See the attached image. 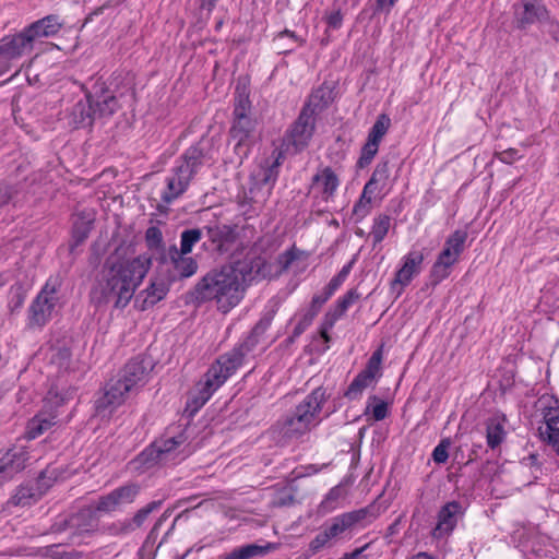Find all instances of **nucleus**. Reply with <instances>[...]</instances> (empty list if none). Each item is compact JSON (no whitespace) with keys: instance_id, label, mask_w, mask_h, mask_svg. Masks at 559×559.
<instances>
[{"instance_id":"1","label":"nucleus","mask_w":559,"mask_h":559,"mask_svg":"<svg viewBox=\"0 0 559 559\" xmlns=\"http://www.w3.org/2000/svg\"><path fill=\"white\" fill-rule=\"evenodd\" d=\"M260 262L239 260L206 273L194 287L198 301H214L216 309L226 314L242 300L248 282L253 272L259 271Z\"/></svg>"},{"instance_id":"2","label":"nucleus","mask_w":559,"mask_h":559,"mask_svg":"<svg viewBox=\"0 0 559 559\" xmlns=\"http://www.w3.org/2000/svg\"><path fill=\"white\" fill-rule=\"evenodd\" d=\"M275 310L267 311L254 325L251 334L239 346L233 348L227 354L221 356L214 365L210 367L194 390L190 392L186 405V412L194 415L212 396V394L236 371L242 364L245 356L258 343L261 336L271 325L274 319Z\"/></svg>"},{"instance_id":"3","label":"nucleus","mask_w":559,"mask_h":559,"mask_svg":"<svg viewBox=\"0 0 559 559\" xmlns=\"http://www.w3.org/2000/svg\"><path fill=\"white\" fill-rule=\"evenodd\" d=\"M151 266V259L140 255L130 261L112 263L104 271L100 284L102 296L114 301L115 307L124 308Z\"/></svg>"},{"instance_id":"4","label":"nucleus","mask_w":559,"mask_h":559,"mask_svg":"<svg viewBox=\"0 0 559 559\" xmlns=\"http://www.w3.org/2000/svg\"><path fill=\"white\" fill-rule=\"evenodd\" d=\"M326 400L325 389L322 386L314 389L296 406L294 413L285 418L282 427L283 435L287 438H299L308 432L316 425L314 420Z\"/></svg>"},{"instance_id":"5","label":"nucleus","mask_w":559,"mask_h":559,"mask_svg":"<svg viewBox=\"0 0 559 559\" xmlns=\"http://www.w3.org/2000/svg\"><path fill=\"white\" fill-rule=\"evenodd\" d=\"M63 277L59 274H52L48 277L45 285L33 300L28 309V321L31 326L45 325L61 305V287Z\"/></svg>"},{"instance_id":"6","label":"nucleus","mask_w":559,"mask_h":559,"mask_svg":"<svg viewBox=\"0 0 559 559\" xmlns=\"http://www.w3.org/2000/svg\"><path fill=\"white\" fill-rule=\"evenodd\" d=\"M324 98V91L317 90L301 109L297 120L292 124L286 139L296 152L308 146L316 129V109Z\"/></svg>"},{"instance_id":"7","label":"nucleus","mask_w":559,"mask_h":559,"mask_svg":"<svg viewBox=\"0 0 559 559\" xmlns=\"http://www.w3.org/2000/svg\"><path fill=\"white\" fill-rule=\"evenodd\" d=\"M64 402V397L50 390L45 399L43 409L28 420L25 435L27 439H36L52 426L58 424L57 407Z\"/></svg>"},{"instance_id":"8","label":"nucleus","mask_w":559,"mask_h":559,"mask_svg":"<svg viewBox=\"0 0 559 559\" xmlns=\"http://www.w3.org/2000/svg\"><path fill=\"white\" fill-rule=\"evenodd\" d=\"M140 490L141 487L136 483L124 484L99 497L96 503V511L111 513L121 510L123 507L135 501Z\"/></svg>"},{"instance_id":"9","label":"nucleus","mask_w":559,"mask_h":559,"mask_svg":"<svg viewBox=\"0 0 559 559\" xmlns=\"http://www.w3.org/2000/svg\"><path fill=\"white\" fill-rule=\"evenodd\" d=\"M31 460V453L24 445L0 451V486L25 469Z\"/></svg>"},{"instance_id":"10","label":"nucleus","mask_w":559,"mask_h":559,"mask_svg":"<svg viewBox=\"0 0 559 559\" xmlns=\"http://www.w3.org/2000/svg\"><path fill=\"white\" fill-rule=\"evenodd\" d=\"M391 126V119L388 115L381 114L378 116L376 122L371 127L367 142L361 148L360 157L357 160L358 168L367 167L377 155L379 144L382 138L386 134Z\"/></svg>"},{"instance_id":"11","label":"nucleus","mask_w":559,"mask_h":559,"mask_svg":"<svg viewBox=\"0 0 559 559\" xmlns=\"http://www.w3.org/2000/svg\"><path fill=\"white\" fill-rule=\"evenodd\" d=\"M391 126V119L388 115L381 114L378 116L376 122L371 127L367 142L361 148L360 157L357 160L358 168L367 167L377 155L379 144L382 138L386 134Z\"/></svg>"},{"instance_id":"12","label":"nucleus","mask_w":559,"mask_h":559,"mask_svg":"<svg viewBox=\"0 0 559 559\" xmlns=\"http://www.w3.org/2000/svg\"><path fill=\"white\" fill-rule=\"evenodd\" d=\"M129 393L131 391L124 389L123 381L117 379L108 382L103 395L95 402L97 416L108 418L126 401Z\"/></svg>"},{"instance_id":"13","label":"nucleus","mask_w":559,"mask_h":559,"mask_svg":"<svg viewBox=\"0 0 559 559\" xmlns=\"http://www.w3.org/2000/svg\"><path fill=\"white\" fill-rule=\"evenodd\" d=\"M192 177L189 176L187 169H180L176 166L171 170V175L166 179V188L160 194L162 203L157 204L160 213L168 211V205L181 197L188 189Z\"/></svg>"},{"instance_id":"14","label":"nucleus","mask_w":559,"mask_h":559,"mask_svg":"<svg viewBox=\"0 0 559 559\" xmlns=\"http://www.w3.org/2000/svg\"><path fill=\"white\" fill-rule=\"evenodd\" d=\"M514 23L518 28L526 29L535 23L548 19V11L542 0H521L514 4Z\"/></svg>"},{"instance_id":"15","label":"nucleus","mask_w":559,"mask_h":559,"mask_svg":"<svg viewBox=\"0 0 559 559\" xmlns=\"http://www.w3.org/2000/svg\"><path fill=\"white\" fill-rule=\"evenodd\" d=\"M378 513L374 506H368L359 510L350 511L332 519L331 524L325 528L331 538L341 536L356 524L367 520L376 519Z\"/></svg>"},{"instance_id":"16","label":"nucleus","mask_w":559,"mask_h":559,"mask_svg":"<svg viewBox=\"0 0 559 559\" xmlns=\"http://www.w3.org/2000/svg\"><path fill=\"white\" fill-rule=\"evenodd\" d=\"M33 45L29 44V38L25 37L23 33L13 36H5L0 40V62L2 63L1 72L10 69L9 61L22 57L25 52H29Z\"/></svg>"},{"instance_id":"17","label":"nucleus","mask_w":559,"mask_h":559,"mask_svg":"<svg viewBox=\"0 0 559 559\" xmlns=\"http://www.w3.org/2000/svg\"><path fill=\"white\" fill-rule=\"evenodd\" d=\"M204 230L213 249L221 254L228 253L237 241L236 226L214 224L205 226Z\"/></svg>"},{"instance_id":"18","label":"nucleus","mask_w":559,"mask_h":559,"mask_svg":"<svg viewBox=\"0 0 559 559\" xmlns=\"http://www.w3.org/2000/svg\"><path fill=\"white\" fill-rule=\"evenodd\" d=\"M87 97L93 104L95 119L110 117L119 107L116 96L105 87L104 83H96L93 91L87 93Z\"/></svg>"},{"instance_id":"19","label":"nucleus","mask_w":559,"mask_h":559,"mask_svg":"<svg viewBox=\"0 0 559 559\" xmlns=\"http://www.w3.org/2000/svg\"><path fill=\"white\" fill-rule=\"evenodd\" d=\"M150 364L143 359H132L123 368L119 380L123 381L124 389L136 392L147 380Z\"/></svg>"},{"instance_id":"20","label":"nucleus","mask_w":559,"mask_h":559,"mask_svg":"<svg viewBox=\"0 0 559 559\" xmlns=\"http://www.w3.org/2000/svg\"><path fill=\"white\" fill-rule=\"evenodd\" d=\"M169 265H171L176 271V274L169 278V282L175 280L176 276H179L180 278L190 277L198 270L197 261L191 257H187L186 253L178 252V248L176 246H171L168 249V255L163 260V267L168 269Z\"/></svg>"},{"instance_id":"21","label":"nucleus","mask_w":559,"mask_h":559,"mask_svg":"<svg viewBox=\"0 0 559 559\" xmlns=\"http://www.w3.org/2000/svg\"><path fill=\"white\" fill-rule=\"evenodd\" d=\"M463 514V507L459 501L445 503L438 512V523L433 530L436 537L451 533L456 526L457 519Z\"/></svg>"},{"instance_id":"22","label":"nucleus","mask_w":559,"mask_h":559,"mask_svg":"<svg viewBox=\"0 0 559 559\" xmlns=\"http://www.w3.org/2000/svg\"><path fill=\"white\" fill-rule=\"evenodd\" d=\"M169 290V280L152 281L150 286L135 297V307L144 311L165 298Z\"/></svg>"},{"instance_id":"23","label":"nucleus","mask_w":559,"mask_h":559,"mask_svg":"<svg viewBox=\"0 0 559 559\" xmlns=\"http://www.w3.org/2000/svg\"><path fill=\"white\" fill-rule=\"evenodd\" d=\"M340 185L337 175L331 167H324L312 177L311 190L329 201L334 197Z\"/></svg>"},{"instance_id":"24","label":"nucleus","mask_w":559,"mask_h":559,"mask_svg":"<svg viewBox=\"0 0 559 559\" xmlns=\"http://www.w3.org/2000/svg\"><path fill=\"white\" fill-rule=\"evenodd\" d=\"M467 233L465 230H455L447 238L444 247L437 259L453 266L464 251Z\"/></svg>"},{"instance_id":"25","label":"nucleus","mask_w":559,"mask_h":559,"mask_svg":"<svg viewBox=\"0 0 559 559\" xmlns=\"http://www.w3.org/2000/svg\"><path fill=\"white\" fill-rule=\"evenodd\" d=\"M424 261V254L419 251H412L404 258L402 267L396 272L392 286L400 284L406 286L412 278L420 272V265Z\"/></svg>"},{"instance_id":"26","label":"nucleus","mask_w":559,"mask_h":559,"mask_svg":"<svg viewBox=\"0 0 559 559\" xmlns=\"http://www.w3.org/2000/svg\"><path fill=\"white\" fill-rule=\"evenodd\" d=\"M69 124L74 128L91 127L95 120L93 104L86 100H79L71 109Z\"/></svg>"},{"instance_id":"27","label":"nucleus","mask_w":559,"mask_h":559,"mask_svg":"<svg viewBox=\"0 0 559 559\" xmlns=\"http://www.w3.org/2000/svg\"><path fill=\"white\" fill-rule=\"evenodd\" d=\"M186 442L187 437L185 433H179L174 437L156 440L153 443L157 449V453L162 456V460L167 464L174 462L178 457L180 453L179 448Z\"/></svg>"},{"instance_id":"28","label":"nucleus","mask_w":559,"mask_h":559,"mask_svg":"<svg viewBox=\"0 0 559 559\" xmlns=\"http://www.w3.org/2000/svg\"><path fill=\"white\" fill-rule=\"evenodd\" d=\"M544 418L545 428H539L540 437L559 454V409H548Z\"/></svg>"},{"instance_id":"29","label":"nucleus","mask_w":559,"mask_h":559,"mask_svg":"<svg viewBox=\"0 0 559 559\" xmlns=\"http://www.w3.org/2000/svg\"><path fill=\"white\" fill-rule=\"evenodd\" d=\"M253 130L254 122L249 116H235L230 128V138L235 142V150L246 145Z\"/></svg>"},{"instance_id":"30","label":"nucleus","mask_w":559,"mask_h":559,"mask_svg":"<svg viewBox=\"0 0 559 559\" xmlns=\"http://www.w3.org/2000/svg\"><path fill=\"white\" fill-rule=\"evenodd\" d=\"M205 157L203 142L200 141L195 145L190 146L181 156L178 165L180 169H187L189 176H193L198 173L200 166L203 164Z\"/></svg>"},{"instance_id":"31","label":"nucleus","mask_w":559,"mask_h":559,"mask_svg":"<svg viewBox=\"0 0 559 559\" xmlns=\"http://www.w3.org/2000/svg\"><path fill=\"white\" fill-rule=\"evenodd\" d=\"M276 547V544L273 543H266L265 545L248 544L233 549L219 559H252L255 557H263L275 550Z\"/></svg>"},{"instance_id":"32","label":"nucleus","mask_w":559,"mask_h":559,"mask_svg":"<svg viewBox=\"0 0 559 559\" xmlns=\"http://www.w3.org/2000/svg\"><path fill=\"white\" fill-rule=\"evenodd\" d=\"M390 180V163L381 160L377 164L370 179L365 185V192L379 193L389 186Z\"/></svg>"},{"instance_id":"33","label":"nucleus","mask_w":559,"mask_h":559,"mask_svg":"<svg viewBox=\"0 0 559 559\" xmlns=\"http://www.w3.org/2000/svg\"><path fill=\"white\" fill-rule=\"evenodd\" d=\"M95 511L96 509L93 510L91 508L81 509L67 521V524L71 527H75L80 532L94 531L97 525Z\"/></svg>"},{"instance_id":"34","label":"nucleus","mask_w":559,"mask_h":559,"mask_svg":"<svg viewBox=\"0 0 559 559\" xmlns=\"http://www.w3.org/2000/svg\"><path fill=\"white\" fill-rule=\"evenodd\" d=\"M41 496V492L36 486L33 485H22L20 486L15 493L12 496L10 502L13 506H31L36 502Z\"/></svg>"},{"instance_id":"35","label":"nucleus","mask_w":559,"mask_h":559,"mask_svg":"<svg viewBox=\"0 0 559 559\" xmlns=\"http://www.w3.org/2000/svg\"><path fill=\"white\" fill-rule=\"evenodd\" d=\"M504 418L492 417L487 421V443L491 449L498 447L506 437Z\"/></svg>"},{"instance_id":"36","label":"nucleus","mask_w":559,"mask_h":559,"mask_svg":"<svg viewBox=\"0 0 559 559\" xmlns=\"http://www.w3.org/2000/svg\"><path fill=\"white\" fill-rule=\"evenodd\" d=\"M274 43L280 53H287L296 47L302 46L304 39L299 38L294 32L285 29L276 35Z\"/></svg>"},{"instance_id":"37","label":"nucleus","mask_w":559,"mask_h":559,"mask_svg":"<svg viewBox=\"0 0 559 559\" xmlns=\"http://www.w3.org/2000/svg\"><path fill=\"white\" fill-rule=\"evenodd\" d=\"M136 468L148 469L155 465L166 464L162 456L157 453V449L152 443L144 451H142L133 461Z\"/></svg>"},{"instance_id":"38","label":"nucleus","mask_w":559,"mask_h":559,"mask_svg":"<svg viewBox=\"0 0 559 559\" xmlns=\"http://www.w3.org/2000/svg\"><path fill=\"white\" fill-rule=\"evenodd\" d=\"M50 364L57 369L58 373H66L72 370V360L70 349L60 347L53 350Z\"/></svg>"},{"instance_id":"39","label":"nucleus","mask_w":559,"mask_h":559,"mask_svg":"<svg viewBox=\"0 0 559 559\" xmlns=\"http://www.w3.org/2000/svg\"><path fill=\"white\" fill-rule=\"evenodd\" d=\"M390 225L391 218L386 214H380L374 218L370 231V237L372 238L373 246L380 243L384 239L389 231Z\"/></svg>"},{"instance_id":"40","label":"nucleus","mask_w":559,"mask_h":559,"mask_svg":"<svg viewBox=\"0 0 559 559\" xmlns=\"http://www.w3.org/2000/svg\"><path fill=\"white\" fill-rule=\"evenodd\" d=\"M203 236V230L200 228L186 229L180 236V253H190L195 243H198Z\"/></svg>"},{"instance_id":"41","label":"nucleus","mask_w":559,"mask_h":559,"mask_svg":"<svg viewBox=\"0 0 559 559\" xmlns=\"http://www.w3.org/2000/svg\"><path fill=\"white\" fill-rule=\"evenodd\" d=\"M372 381L373 380L368 378V376L359 372L352 381L344 395L349 400H357L361 396L364 390L367 389Z\"/></svg>"},{"instance_id":"42","label":"nucleus","mask_w":559,"mask_h":559,"mask_svg":"<svg viewBox=\"0 0 559 559\" xmlns=\"http://www.w3.org/2000/svg\"><path fill=\"white\" fill-rule=\"evenodd\" d=\"M162 504V501H152L148 504H146L144 508L136 511L134 516L132 519H127L128 525L130 526L131 531H135L136 528L141 527L150 513L157 510Z\"/></svg>"},{"instance_id":"43","label":"nucleus","mask_w":559,"mask_h":559,"mask_svg":"<svg viewBox=\"0 0 559 559\" xmlns=\"http://www.w3.org/2000/svg\"><path fill=\"white\" fill-rule=\"evenodd\" d=\"M295 489L292 487H282L277 489L272 499V506L275 508L290 507L295 504Z\"/></svg>"},{"instance_id":"44","label":"nucleus","mask_w":559,"mask_h":559,"mask_svg":"<svg viewBox=\"0 0 559 559\" xmlns=\"http://www.w3.org/2000/svg\"><path fill=\"white\" fill-rule=\"evenodd\" d=\"M373 194L374 193L365 192V189L362 190L359 200L356 202L353 209V214L357 217V219H362L369 214Z\"/></svg>"},{"instance_id":"45","label":"nucleus","mask_w":559,"mask_h":559,"mask_svg":"<svg viewBox=\"0 0 559 559\" xmlns=\"http://www.w3.org/2000/svg\"><path fill=\"white\" fill-rule=\"evenodd\" d=\"M360 298L357 289H349L338 301L335 308V317H342L347 309Z\"/></svg>"},{"instance_id":"46","label":"nucleus","mask_w":559,"mask_h":559,"mask_svg":"<svg viewBox=\"0 0 559 559\" xmlns=\"http://www.w3.org/2000/svg\"><path fill=\"white\" fill-rule=\"evenodd\" d=\"M451 267H452L451 265L437 259L431 267V271H430V277H431L432 284L437 285L444 278H447L450 275Z\"/></svg>"},{"instance_id":"47","label":"nucleus","mask_w":559,"mask_h":559,"mask_svg":"<svg viewBox=\"0 0 559 559\" xmlns=\"http://www.w3.org/2000/svg\"><path fill=\"white\" fill-rule=\"evenodd\" d=\"M41 25H44L43 33L45 37H50L56 35L62 27V22L59 21L57 15H47L40 20Z\"/></svg>"},{"instance_id":"48","label":"nucleus","mask_w":559,"mask_h":559,"mask_svg":"<svg viewBox=\"0 0 559 559\" xmlns=\"http://www.w3.org/2000/svg\"><path fill=\"white\" fill-rule=\"evenodd\" d=\"M92 229V221L79 219L73 225V238L75 243L83 242Z\"/></svg>"},{"instance_id":"49","label":"nucleus","mask_w":559,"mask_h":559,"mask_svg":"<svg viewBox=\"0 0 559 559\" xmlns=\"http://www.w3.org/2000/svg\"><path fill=\"white\" fill-rule=\"evenodd\" d=\"M381 360H382V354H381V350L378 349L372 354V356L368 360L366 368L360 372L362 374L368 376V378H370L371 380H373L376 374L380 370Z\"/></svg>"},{"instance_id":"50","label":"nucleus","mask_w":559,"mask_h":559,"mask_svg":"<svg viewBox=\"0 0 559 559\" xmlns=\"http://www.w3.org/2000/svg\"><path fill=\"white\" fill-rule=\"evenodd\" d=\"M103 532L109 536H121L131 533L127 519L114 522L103 528Z\"/></svg>"},{"instance_id":"51","label":"nucleus","mask_w":559,"mask_h":559,"mask_svg":"<svg viewBox=\"0 0 559 559\" xmlns=\"http://www.w3.org/2000/svg\"><path fill=\"white\" fill-rule=\"evenodd\" d=\"M146 245L151 249H158L163 246V234L156 226H151L145 233Z\"/></svg>"},{"instance_id":"52","label":"nucleus","mask_w":559,"mask_h":559,"mask_svg":"<svg viewBox=\"0 0 559 559\" xmlns=\"http://www.w3.org/2000/svg\"><path fill=\"white\" fill-rule=\"evenodd\" d=\"M451 442L449 439H443L432 451V459L438 464H443L449 459L448 449Z\"/></svg>"},{"instance_id":"53","label":"nucleus","mask_w":559,"mask_h":559,"mask_svg":"<svg viewBox=\"0 0 559 559\" xmlns=\"http://www.w3.org/2000/svg\"><path fill=\"white\" fill-rule=\"evenodd\" d=\"M44 25L40 20L32 23L28 27L22 31L23 35L29 38V44L33 45L34 40L40 37H45L43 33Z\"/></svg>"},{"instance_id":"54","label":"nucleus","mask_w":559,"mask_h":559,"mask_svg":"<svg viewBox=\"0 0 559 559\" xmlns=\"http://www.w3.org/2000/svg\"><path fill=\"white\" fill-rule=\"evenodd\" d=\"M250 111V100L248 95L239 94L235 102L234 116H248Z\"/></svg>"},{"instance_id":"55","label":"nucleus","mask_w":559,"mask_h":559,"mask_svg":"<svg viewBox=\"0 0 559 559\" xmlns=\"http://www.w3.org/2000/svg\"><path fill=\"white\" fill-rule=\"evenodd\" d=\"M332 538L330 537L326 530L319 533L309 544V549L312 554L318 552L320 549H322Z\"/></svg>"},{"instance_id":"56","label":"nucleus","mask_w":559,"mask_h":559,"mask_svg":"<svg viewBox=\"0 0 559 559\" xmlns=\"http://www.w3.org/2000/svg\"><path fill=\"white\" fill-rule=\"evenodd\" d=\"M297 253L294 250H287L284 253L278 255L277 262L281 266V271H286L289 269L292 263L297 259Z\"/></svg>"},{"instance_id":"57","label":"nucleus","mask_w":559,"mask_h":559,"mask_svg":"<svg viewBox=\"0 0 559 559\" xmlns=\"http://www.w3.org/2000/svg\"><path fill=\"white\" fill-rule=\"evenodd\" d=\"M310 324L311 321L302 314L298 323L295 325L293 334L289 336L288 341L294 342L295 338L301 335Z\"/></svg>"},{"instance_id":"58","label":"nucleus","mask_w":559,"mask_h":559,"mask_svg":"<svg viewBox=\"0 0 559 559\" xmlns=\"http://www.w3.org/2000/svg\"><path fill=\"white\" fill-rule=\"evenodd\" d=\"M15 193V190L11 186H0V207L8 204L13 195Z\"/></svg>"},{"instance_id":"59","label":"nucleus","mask_w":559,"mask_h":559,"mask_svg":"<svg viewBox=\"0 0 559 559\" xmlns=\"http://www.w3.org/2000/svg\"><path fill=\"white\" fill-rule=\"evenodd\" d=\"M325 19H326V24L329 25V27L336 29V28H340L342 25L343 15L337 10V11H333L330 14H328Z\"/></svg>"},{"instance_id":"60","label":"nucleus","mask_w":559,"mask_h":559,"mask_svg":"<svg viewBox=\"0 0 559 559\" xmlns=\"http://www.w3.org/2000/svg\"><path fill=\"white\" fill-rule=\"evenodd\" d=\"M372 416L378 421L384 419L388 416V404L382 401L374 405Z\"/></svg>"},{"instance_id":"61","label":"nucleus","mask_w":559,"mask_h":559,"mask_svg":"<svg viewBox=\"0 0 559 559\" xmlns=\"http://www.w3.org/2000/svg\"><path fill=\"white\" fill-rule=\"evenodd\" d=\"M275 180H276V173L274 171L273 167L267 168L264 171L263 178L261 179V183L264 186H267V191H266L267 194L270 193Z\"/></svg>"},{"instance_id":"62","label":"nucleus","mask_w":559,"mask_h":559,"mask_svg":"<svg viewBox=\"0 0 559 559\" xmlns=\"http://www.w3.org/2000/svg\"><path fill=\"white\" fill-rule=\"evenodd\" d=\"M343 282L344 281L342 278L335 275L324 288V293L331 297L335 293V290L343 284Z\"/></svg>"},{"instance_id":"63","label":"nucleus","mask_w":559,"mask_h":559,"mask_svg":"<svg viewBox=\"0 0 559 559\" xmlns=\"http://www.w3.org/2000/svg\"><path fill=\"white\" fill-rule=\"evenodd\" d=\"M330 299V296H328L325 293L321 295H314L312 297L310 306L318 311L321 310L322 306Z\"/></svg>"},{"instance_id":"64","label":"nucleus","mask_w":559,"mask_h":559,"mask_svg":"<svg viewBox=\"0 0 559 559\" xmlns=\"http://www.w3.org/2000/svg\"><path fill=\"white\" fill-rule=\"evenodd\" d=\"M499 156H500L501 162L507 163V164H511L516 158H519L518 151L514 148H510L508 151L501 152L499 154Z\"/></svg>"}]
</instances>
